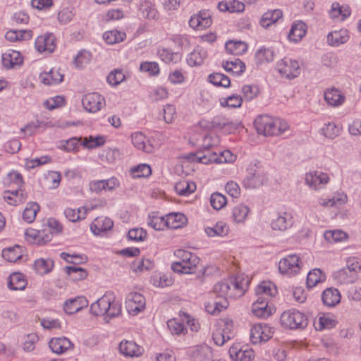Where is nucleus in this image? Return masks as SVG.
Wrapping results in <instances>:
<instances>
[{
    "label": "nucleus",
    "mask_w": 361,
    "mask_h": 361,
    "mask_svg": "<svg viewBox=\"0 0 361 361\" xmlns=\"http://www.w3.org/2000/svg\"><path fill=\"white\" fill-rule=\"evenodd\" d=\"M90 312L96 316H104L105 323H109L112 318L121 314V305L111 295H104L91 305Z\"/></svg>",
    "instance_id": "nucleus-1"
},
{
    "label": "nucleus",
    "mask_w": 361,
    "mask_h": 361,
    "mask_svg": "<svg viewBox=\"0 0 361 361\" xmlns=\"http://www.w3.org/2000/svg\"><path fill=\"white\" fill-rule=\"evenodd\" d=\"M255 126L257 133L264 136H278L288 129L286 121L267 115L258 116L255 121Z\"/></svg>",
    "instance_id": "nucleus-2"
},
{
    "label": "nucleus",
    "mask_w": 361,
    "mask_h": 361,
    "mask_svg": "<svg viewBox=\"0 0 361 361\" xmlns=\"http://www.w3.org/2000/svg\"><path fill=\"white\" fill-rule=\"evenodd\" d=\"M174 255L179 259V261L174 262L171 264V269L176 273L193 274L200 262V259L196 255L188 250H177Z\"/></svg>",
    "instance_id": "nucleus-3"
},
{
    "label": "nucleus",
    "mask_w": 361,
    "mask_h": 361,
    "mask_svg": "<svg viewBox=\"0 0 361 361\" xmlns=\"http://www.w3.org/2000/svg\"><path fill=\"white\" fill-rule=\"evenodd\" d=\"M267 181L264 169L257 164H251L247 169V175L243 180L245 188L255 189L262 186Z\"/></svg>",
    "instance_id": "nucleus-4"
},
{
    "label": "nucleus",
    "mask_w": 361,
    "mask_h": 361,
    "mask_svg": "<svg viewBox=\"0 0 361 361\" xmlns=\"http://www.w3.org/2000/svg\"><path fill=\"white\" fill-rule=\"evenodd\" d=\"M280 321L282 326L290 329H304L307 325V317L295 309L284 311Z\"/></svg>",
    "instance_id": "nucleus-5"
},
{
    "label": "nucleus",
    "mask_w": 361,
    "mask_h": 361,
    "mask_svg": "<svg viewBox=\"0 0 361 361\" xmlns=\"http://www.w3.org/2000/svg\"><path fill=\"white\" fill-rule=\"evenodd\" d=\"M300 269L301 262L296 255H290L281 259L279 263L280 272L289 276L298 274Z\"/></svg>",
    "instance_id": "nucleus-6"
},
{
    "label": "nucleus",
    "mask_w": 361,
    "mask_h": 361,
    "mask_svg": "<svg viewBox=\"0 0 361 361\" xmlns=\"http://www.w3.org/2000/svg\"><path fill=\"white\" fill-rule=\"evenodd\" d=\"M277 70L283 77L288 79L298 77L300 73L298 62L289 58H284L279 61Z\"/></svg>",
    "instance_id": "nucleus-7"
},
{
    "label": "nucleus",
    "mask_w": 361,
    "mask_h": 361,
    "mask_svg": "<svg viewBox=\"0 0 361 361\" xmlns=\"http://www.w3.org/2000/svg\"><path fill=\"white\" fill-rule=\"evenodd\" d=\"M274 334L272 328L267 324H255L250 330V341L253 344L266 342L270 339Z\"/></svg>",
    "instance_id": "nucleus-8"
},
{
    "label": "nucleus",
    "mask_w": 361,
    "mask_h": 361,
    "mask_svg": "<svg viewBox=\"0 0 361 361\" xmlns=\"http://www.w3.org/2000/svg\"><path fill=\"white\" fill-rule=\"evenodd\" d=\"M25 234L28 241L38 245H42L50 242L53 238L52 231L48 228L39 231L30 228L25 231Z\"/></svg>",
    "instance_id": "nucleus-9"
},
{
    "label": "nucleus",
    "mask_w": 361,
    "mask_h": 361,
    "mask_svg": "<svg viewBox=\"0 0 361 361\" xmlns=\"http://www.w3.org/2000/svg\"><path fill=\"white\" fill-rule=\"evenodd\" d=\"M146 301L145 297L139 293H130L126 298V305L129 314L135 315L144 310Z\"/></svg>",
    "instance_id": "nucleus-10"
},
{
    "label": "nucleus",
    "mask_w": 361,
    "mask_h": 361,
    "mask_svg": "<svg viewBox=\"0 0 361 361\" xmlns=\"http://www.w3.org/2000/svg\"><path fill=\"white\" fill-rule=\"evenodd\" d=\"M82 102L85 109L92 113L99 111L105 105L104 98L96 92L85 94Z\"/></svg>",
    "instance_id": "nucleus-11"
},
{
    "label": "nucleus",
    "mask_w": 361,
    "mask_h": 361,
    "mask_svg": "<svg viewBox=\"0 0 361 361\" xmlns=\"http://www.w3.org/2000/svg\"><path fill=\"white\" fill-rule=\"evenodd\" d=\"M35 46L40 53H52L56 47V37L52 33L39 35L35 40Z\"/></svg>",
    "instance_id": "nucleus-12"
},
{
    "label": "nucleus",
    "mask_w": 361,
    "mask_h": 361,
    "mask_svg": "<svg viewBox=\"0 0 361 361\" xmlns=\"http://www.w3.org/2000/svg\"><path fill=\"white\" fill-rule=\"evenodd\" d=\"M329 181L328 174L322 171H313L305 175V183L314 190L322 188Z\"/></svg>",
    "instance_id": "nucleus-13"
},
{
    "label": "nucleus",
    "mask_w": 361,
    "mask_h": 361,
    "mask_svg": "<svg viewBox=\"0 0 361 361\" xmlns=\"http://www.w3.org/2000/svg\"><path fill=\"white\" fill-rule=\"evenodd\" d=\"M229 355L234 361H251L255 355L252 348H243L239 343L234 344L230 348Z\"/></svg>",
    "instance_id": "nucleus-14"
},
{
    "label": "nucleus",
    "mask_w": 361,
    "mask_h": 361,
    "mask_svg": "<svg viewBox=\"0 0 361 361\" xmlns=\"http://www.w3.org/2000/svg\"><path fill=\"white\" fill-rule=\"evenodd\" d=\"M210 13L208 11H201L198 14L192 16L189 20L190 26L197 30L209 27L212 25Z\"/></svg>",
    "instance_id": "nucleus-15"
},
{
    "label": "nucleus",
    "mask_w": 361,
    "mask_h": 361,
    "mask_svg": "<svg viewBox=\"0 0 361 361\" xmlns=\"http://www.w3.org/2000/svg\"><path fill=\"white\" fill-rule=\"evenodd\" d=\"M51 351L56 354H63L74 348L73 343L66 337L53 338L49 342Z\"/></svg>",
    "instance_id": "nucleus-16"
},
{
    "label": "nucleus",
    "mask_w": 361,
    "mask_h": 361,
    "mask_svg": "<svg viewBox=\"0 0 361 361\" xmlns=\"http://www.w3.org/2000/svg\"><path fill=\"white\" fill-rule=\"evenodd\" d=\"M292 215L286 212L278 214L272 220L271 228L273 230L285 231L293 226Z\"/></svg>",
    "instance_id": "nucleus-17"
},
{
    "label": "nucleus",
    "mask_w": 361,
    "mask_h": 361,
    "mask_svg": "<svg viewBox=\"0 0 361 361\" xmlns=\"http://www.w3.org/2000/svg\"><path fill=\"white\" fill-rule=\"evenodd\" d=\"M120 353L126 357H139L143 352L142 346L138 345L133 341H121L119 345Z\"/></svg>",
    "instance_id": "nucleus-18"
},
{
    "label": "nucleus",
    "mask_w": 361,
    "mask_h": 361,
    "mask_svg": "<svg viewBox=\"0 0 361 361\" xmlns=\"http://www.w3.org/2000/svg\"><path fill=\"white\" fill-rule=\"evenodd\" d=\"M257 300L252 304V312L257 317H267L271 314L268 308L269 299L263 295H257Z\"/></svg>",
    "instance_id": "nucleus-19"
},
{
    "label": "nucleus",
    "mask_w": 361,
    "mask_h": 361,
    "mask_svg": "<svg viewBox=\"0 0 361 361\" xmlns=\"http://www.w3.org/2000/svg\"><path fill=\"white\" fill-rule=\"evenodd\" d=\"M132 142L133 145L145 152L152 153L154 151V147L146 136L140 132L132 135Z\"/></svg>",
    "instance_id": "nucleus-20"
},
{
    "label": "nucleus",
    "mask_w": 361,
    "mask_h": 361,
    "mask_svg": "<svg viewBox=\"0 0 361 361\" xmlns=\"http://www.w3.org/2000/svg\"><path fill=\"white\" fill-rule=\"evenodd\" d=\"M114 226L113 221L106 216L97 217L91 224L90 228L94 235L110 230Z\"/></svg>",
    "instance_id": "nucleus-21"
},
{
    "label": "nucleus",
    "mask_w": 361,
    "mask_h": 361,
    "mask_svg": "<svg viewBox=\"0 0 361 361\" xmlns=\"http://www.w3.org/2000/svg\"><path fill=\"white\" fill-rule=\"evenodd\" d=\"M231 291L230 298L241 297L245 292L247 287V281H245L242 278L238 276L228 279Z\"/></svg>",
    "instance_id": "nucleus-22"
},
{
    "label": "nucleus",
    "mask_w": 361,
    "mask_h": 361,
    "mask_svg": "<svg viewBox=\"0 0 361 361\" xmlns=\"http://www.w3.org/2000/svg\"><path fill=\"white\" fill-rule=\"evenodd\" d=\"M167 228L177 229L182 228L188 222V219L183 213H171L165 216Z\"/></svg>",
    "instance_id": "nucleus-23"
},
{
    "label": "nucleus",
    "mask_w": 361,
    "mask_h": 361,
    "mask_svg": "<svg viewBox=\"0 0 361 361\" xmlns=\"http://www.w3.org/2000/svg\"><path fill=\"white\" fill-rule=\"evenodd\" d=\"M88 305V301L85 297H78L66 301L64 305V310L67 314H72L81 310Z\"/></svg>",
    "instance_id": "nucleus-24"
},
{
    "label": "nucleus",
    "mask_w": 361,
    "mask_h": 361,
    "mask_svg": "<svg viewBox=\"0 0 361 361\" xmlns=\"http://www.w3.org/2000/svg\"><path fill=\"white\" fill-rule=\"evenodd\" d=\"M211 127L218 129L228 128V130L230 133L231 131L238 128V123H234L225 116L218 115L212 118L211 121Z\"/></svg>",
    "instance_id": "nucleus-25"
},
{
    "label": "nucleus",
    "mask_w": 361,
    "mask_h": 361,
    "mask_svg": "<svg viewBox=\"0 0 361 361\" xmlns=\"http://www.w3.org/2000/svg\"><path fill=\"white\" fill-rule=\"evenodd\" d=\"M27 286L25 275L16 272L10 275L8 281V287L12 290H23Z\"/></svg>",
    "instance_id": "nucleus-26"
},
{
    "label": "nucleus",
    "mask_w": 361,
    "mask_h": 361,
    "mask_svg": "<svg viewBox=\"0 0 361 361\" xmlns=\"http://www.w3.org/2000/svg\"><path fill=\"white\" fill-rule=\"evenodd\" d=\"M322 299L325 305L328 307H334L340 302L341 294L337 289L329 288L324 290Z\"/></svg>",
    "instance_id": "nucleus-27"
},
{
    "label": "nucleus",
    "mask_w": 361,
    "mask_h": 361,
    "mask_svg": "<svg viewBox=\"0 0 361 361\" xmlns=\"http://www.w3.org/2000/svg\"><path fill=\"white\" fill-rule=\"evenodd\" d=\"M307 25L302 21H298L292 25L288 37L290 41L299 42L305 35Z\"/></svg>",
    "instance_id": "nucleus-28"
},
{
    "label": "nucleus",
    "mask_w": 361,
    "mask_h": 361,
    "mask_svg": "<svg viewBox=\"0 0 361 361\" xmlns=\"http://www.w3.org/2000/svg\"><path fill=\"white\" fill-rule=\"evenodd\" d=\"M228 305L226 298H217L212 301L208 302L205 305L207 312L211 314H217L223 310L226 309Z\"/></svg>",
    "instance_id": "nucleus-29"
},
{
    "label": "nucleus",
    "mask_w": 361,
    "mask_h": 361,
    "mask_svg": "<svg viewBox=\"0 0 361 361\" xmlns=\"http://www.w3.org/2000/svg\"><path fill=\"white\" fill-rule=\"evenodd\" d=\"M207 56V51L204 49L197 47L189 54L187 61L190 66H200Z\"/></svg>",
    "instance_id": "nucleus-30"
},
{
    "label": "nucleus",
    "mask_w": 361,
    "mask_h": 361,
    "mask_svg": "<svg viewBox=\"0 0 361 361\" xmlns=\"http://www.w3.org/2000/svg\"><path fill=\"white\" fill-rule=\"evenodd\" d=\"M333 276L334 279L341 284L353 283L357 279V276L345 267L335 271Z\"/></svg>",
    "instance_id": "nucleus-31"
},
{
    "label": "nucleus",
    "mask_w": 361,
    "mask_h": 361,
    "mask_svg": "<svg viewBox=\"0 0 361 361\" xmlns=\"http://www.w3.org/2000/svg\"><path fill=\"white\" fill-rule=\"evenodd\" d=\"M349 36L346 30H341L329 33L327 36L328 43L331 46L337 47L341 44L345 43L348 40Z\"/></svg>",
    "instance_id": "nucleus-32"
},
{
    "label": "nucleus",
    "mask_w": 361,
    "mask_h": 361,
    "mask_svg": "<svg viewBox=\"0 0 361 361\" xmlns=\"http://www.w3.org/2000/svg\"><path fill=\"white\" fill-rule=\"evenodd\" d=\"M350 7L347 5L340 6L338 3H334L329 15L331 18H339L341 20H345L350 15Z\"/></svg>",
    "instance_id": "nucleus-33"
},
{
    "label": "nucleus",
    "mask_w": 361,
    "mask_h": 361,
    "mask_svg": "<svg viewBox=\"0 0 361 361\" xmlns=\"http://www.w3.org/2000/svg\"><path fill=\"white\" fill-rule=\"evenodd\" d=\"M324 99L329 105L337 106L344 102L345 97L338 90L332 88L324 92Z\"/></svg>",
    "instance_id": "nucleus-34"
},
{
    "label": "nucleus",
    "mask_w": 361,
    "mask_h": 361,
    "mask_svg": "<svg viewBox=\"0 0 361 361\" xmlns=\"http://www.w3.org/2000/svg\"><path fill=\"white\" fill-rule=\"evenodd\" d=\"M277 289L276 286L270 281H263L256 288L257 295H263L268 299L276 295Z\"/></svg>",
    "instance_id": "nucleus-35"
},
{
    "label": "nucleus",
    "mask_w": 361,
    "mask_h": 361,
    "mask_svg": "<svg viewBox=\"0 0 361 361\" xmlns=\"http://www.w3.org/2000/svg\"><path fill=\"white\" fill-rule=\"evenodd\" d=\"M2 61L6 68H10L15 65L22 63L23 58L20 52L12 50L11 52L5 53L2 55Z\"/></svg>",
    "instance_id": "nucleus-36"
},
{
    "label": "nucleus",
    "mask_w": 361,
    "mask_h": 361,
    "mask_svg": "<svg viewBox=\"0 0 361 361\" xmlns=\"http://www.w3.org/2000/svg\"><path fill=\"white\" fill-rule=\"evenodd\" d=\"M40 78L44 84L51 85L62 82L63 75L59 73V71L52 68L49 72L42 73Z\"/></svg>",
    "instance_id": "nucleus-37"
},
{
    "label": "nucleus",
    "mask_w": 361,
    "mask_h": 361,
    "mask_svg": "<svg viewBox=\"0 0 361 361\" xmlns=\"http://www.w3.org/2000/svg\"><path fill=\"white\" fill-rule=\"evenodd\" d=\"M282 16V11L279 9L268 11L262 16L260 20V24L263 27H268L278 21Z\"/></svg>",
    "instance_id": "nucleus-38"
},
{
    "label": "nucleus",
    "mask_w": 361,
    "mask_h": 361,
    "mask_svg": "<svg viewBox=\"0 0 361 361\" xmlns=\"http://www.w3.org/2000/svg\"><path fill=\"white\" fill-rule=\"evenodd\" d=\"M196 184L192 181L182 180L175 185V190L180 195L187 196L195 192Z\"/></svg>",
    "instance_id": "nucleus-39"
},
{
    "label": "nucleus",
    "mask_w": 361,
    "mask_h": 361,
    "mask_svg": "<svg viewBox=\"0 0 361 361\" xmlns=\"http://www.w3.org/2000/svg\"><path fill=\"white\" fill-rule=\"evenodd\" d=\"M225 49L229 54L242 55L247 51V46L241 41H229L226 43Z\"/></svg>",
    "instance_id": "nucleus-40"
},
{
    "label": "nucleus",
    "mask_w": 361,
    "mask_h": 361,
    "mask_svg": "<svg viewBox=\"0 0 361 361\" xmlns=\"http://www.w3.org/2000/svg\"><path fill=\"white\" fill-rule=\"evenodd\" d=\"M140 11L143 18L156 20L159 18V13L154 5L150 1H145L140 6Z\"/></svg>",
    "instance_id": "nucleus-41"
},
{
    "label": "nucleus",
    "mask_w": 361,
    "mask_h": 361,
    "mask_svg": "<svg viewBox=\"0 0 361 361\" xmlns=\"http://www.w3.org/2000/svg\"><path fill=\"white\" fill-rule=\"evenodd\" d=\"M222 66L226 71L232 72L238 75L243 73L245 70V63L238 59L231 61H224Z\"/></svg>",
    "instance_id": "nucleus-42"
},
{
    "label": "nucleus",
    "mask_w": 361,
    "mask_h": 361,
    "mask_svg": "<svg viewBox=\"0 0 361 361\" xmlns=\"http://www.w3.org/2000/svg\"><path fill=\"white\" fill-rule=\"evenodd\" d=\"M217 328L222 331L228 340L234 336V326L232 319L226 318L221 319L218 323Z\"/></svg>",
    "instance_id": "nucleus-43"
},
{
    "label": "nucleus",
    "mask_w": 361,
    "mask_h": 361,
    "mask_svg": "<svg viewBox=\"0 0 361 361\" xmlns=\"http://www.w3.org/2000/svg\"><path fill=\"white\" fill-rule=\"evenodd\" d=\"M205 233L208 236H225L228 233V226L223 223L219 222L214 227L205 228Z\"/></svg>",
    "instance_id": "nucleus-44"
},
{
    "label": "nucleus",
    "mask_w": 361,
    "mask_h": 361,
    "mask_svg": "<svg viewBox=\"0 0 361 361\" xmlns=\"http://www.w3.org/2000/svg\"><path fill=\"white\" fill-rule=\"evenodd\" d=\"M250 209L245 204L235 207L232 212L233 221L236 223H243L247 217Z\"/></svg>",
    "instance_id": "nucleus-45"
},
{
    "label": "nucleus",
    "mask_w": 361,
    "mask_h": 361,
    "mask_svg": "<svg viewBox=\"0 0 361 361\" xmlns=\"http://www.w3.org/2000/svg\"><path fill=\"white\" fill-rule=\"evenodd\" d=\"M87 209L82 207L78 209L66 208L64 210L66 217L71 221L75 222L77 221L84 219L86 217Z\"/></svg>",
    "instance_id": "nucleus-46"
},
{
    "label": "nucleus",
    "mask_w": 361,
    "mask_h": 361,
    "mask_svg": "<svg viewBox=\"0 0 361 361\" xmlns=\"http://www.w3.org/2000/svg\"><path fill=\"white\" fill-rule=\"evenodd\" d=\"M325 279V276L322 274L319 269H314L310 271L307 276V286L309 288L314 287L318 283L323 281Z\"/></svg>",
    "instance_id": "nucleus-47"
},
{
    "label": "nucleus",
    "mask_w": 361,
    "mask_h": 361,
    "mask_svg": "<svg viewBox=\"0 0 361 361\" xmlns=\"http://www.w3.org/2000/svg\"><path fill=\"white\" fill-rule=\"evenodd\" d=\"M20 249L18 245L4 249L2 251V257L8 262H16L22 257Z\"/></svg>",
    "instance_id": "nucleus-48"
},
{
    "label": "nucleus",
    "mask_w": 361,
    "mask_h": 361,
    "mask_svg": "<svg viewBox=\"0 0 361 361\" xmlns=\"http://www.w3.org/2000/svg\"><path fill=\"white\" fill-rule=\"evenodd\" d=\"M208 80L215 86L224 87H228L231 84V80L228 77L219 73L210 74L208 77Z\"/></svg>",
    "instance_id": "nucleus-49"
},
{
    "label": "nucleus",
    "mask_w": 361,
    "mask_h": 361,
    "mask_svg": "<svg viewBox=\"0 0 361 361\" xmlns=\"http://www.w3.org/2000/svg\"><path fill=\"white\" fill-rule=\"evenodd\" d=\"M231 291V288L228 280L217 283L213 289L214 293L217 295L218 298L230 297Z\"/></svg>",
    "instance_id": "nucleus-50"
},
{
    "label": "nucleus",
    "mask_w": 361,
    "mask_h": 361,
    "mask_svg": "<svg viewBox=\"0 0 361 361\" xmlns=\"http://www.w3.org/2000/svg\"><path fill=\"white\" fill-rule=\"evenodd\" d=\"M197 159L199 162L205 164L213 162L221 163L224 161L218 154L212 152L210 150H207L204 153H200V155L197 157Z\"/></svg>",
    "instance_id": "nucleus-51"
},
{
    "label": "nucleus",
    "mask_w": 361,
    "mask_h": 361,
    "mask_svg": "<svg viewBox=\"0 0 361 361\" xmlns=\"http://www.w3.org/2000/svg\"><path fill=\"white\" fill-rule=\"evenodd\" d=\"M167 326L171 334L176 335L185 334L188 331L181 319L180 321L177 319H169L167 322Z\"/></svg>",
    "instance_id": "nucleus-52"
},
{
    "label": "nucleus",
    "mask_w": 361,
    "mask_h": 361,
    "mask_svg": "<svg viewBox=\"0 0 361 361\" xmlns=\"http://www.w3.org/2000/svg\"><path fill=\"white\" fill-rule=\"evenodd\" d=\"M125 37L126 34L124 32L118 30L107 31L103 35V39L109 44L121 42L123 40Z\"/></svg>",
    "instance_id": "nucleus-53"
},
{
    "label": "nucleus",
    "mask_w": 361,
    "mask_h": 361,
    "mask_svg": "<svg viewBox=\"0 0 361 361\" xmlns=\"http://www.w3.org/2000/svg\"><path fill=\"white\" fill-rule=\"evenodd\" d=\"M39 210V206L35 202H30L23 213V219L27 223H32Z\"/></svg>",
    "instance_id": "nucleus-54"
},
{
    "label": "nucleus",
    "mask_w": 361,
    "mask_h": 361,
    "mask_svg": "<svg viewBox=\"0 0 361 361\" xmlns=\"http://www.w3.org/2000/svg\"><path fill=\"white\" fill-rule=\"evenodd\" d=\"M337 321L330 315L323 314L319 318L316 329L319 330L331 329L336 326Z\"/></svg>",
    "instance_id": "nucleus-55"
},
{
    "label": "nucleus",
    "mask_w": 361,
    "mask_h": 361,
    "mask_svg": "<svg viewBox=\"0 0 361 361\" xmlns=\"http://www.w3.org/2000/svg\"><path fill=\"white\" fill-rule=\"evenodd\" d=\"M324 237L329 243H338L347 239L348 235L342 231H328L324 233Z\"/></svg>",
    "instance_id": "nucleus-56"
},
{
    "label": "nucleus",
    "mask_w": 361,
    "mask_h": 361,
    "mask_svg": "<svg viewBox=\"0 0 361 361\" xmlns=\"http://www.w3.org/2000/svg\"><path fill=\"white\" fill-rule=\"evenodd\" d=\"M34 266L36 271L38 274L44 275L49 273L51 270L54 264L52 261L39 259L35 262Z\"/></svg>",
    "instance_id": "nucleus-57"
},
{
    "label": "nucleus",
    "mask_w": 361,
    "mask_h": 361,
    "mask_svg": "<svg viewBox=\"0 0 361 361\" xmlns=\"http://www.w3.org/2000/svg\"><path fill=\"white\" fill-rule=\"evenodd\" d=\"M256 60L259 63L271 62L274 59L273 50L267 48H262L255 54Z\"/></svg>",
    "instance_id": "nucleus-58"
},
{
    "label": "nucleus",
    "mask_w": 361,
    "mask_h": 361,
    "mask_svg": "<svg viewBox=\"0 0 361 361\" xmlns=\"http://www.w3.org/2000/svg\"><path fill=\"white\" fill-rule=\"evenodd\" d=\"M211 354V348L206 345L197 346L192 352V356L198 361L209 359Z\"/></svg>",
    "instance_id": "nucleus-59"
},
{
    "label": "nucleus",
    "mask_w": 361,
    "mask_h": 361,
    "mask_svg": "<svg viewBox=\"0 0 361 361\" xmlns=\"http://www.w3.org/2000/svg\"><path fill=\"white\" fill-rule=\"evenodd\" d=\"M66 273L73 280H82L87 276V271L82 268L76 265L66 267Z\"/></svg>",
    "instance_id": "nucleus-60"
},
{
    "label": "nucleus",
    "mask_w": 361,
    "mask_h": 361,
    "mask_svg": "<svg viewBox=\"0 0 361 361\" xmlns=\"http://www.w3.org/2000/svg\"><path fill=\"white\" fill-rule=\"evenodd\" d=\"M105 143V139L103 136H97L95 137L90 136L89 137H85L82 145L88 149L96 148L104 145Z\"/></svg>",
    "instance_id": "nucleus-61"
},
{
    "label": "nucleus",
    "mask_w": 361,
    "mask_h": 361,
    "mask_svg": "<svg viewBox=\"0 0 361 361\" xmlns=\"http://www.w3.org/2000/svg\"><path fill=\"white\" fill-rule=\"evenodd\" d=\"M259 92V88L256 85H246L242 87L243 97L246 101H251L255 99L257 97Z\"/></svg>",
    "instance_id": "nucleus-62"
},
{
    "label": "nucleus",
    "mask_w": 361,
    "mask_h": 361,
    "mask_svg": "<svg viewBox=\"0 0 361 361\" xmlns=\"http://www.w3.org/2000/svg\"><path fill=\"white\" fill-rule=\"evenodd\" d=\"M226 197L219 192H214L211 195L210 203L216 210L222 209L226 204Z\"/></svg>",
    "instance_id": "nucleus-63"
},
{
    "label": "nucleus",
    "mask_w": 361,
    "mask_h": 361,
    "mask_svg": "<svg viewBox=\"0 0 361 361\" xmlns=\"http://www.w3.org/2000/svg\"><path fill=\"white\" fill-rule=\"evenodd\" d=\"M151 168L149 165L142 164L131 169V173L134 178L147 177L151 174Z\"/></svg>",
    "instance_id": "nucleus-64"
}]
</instances>
